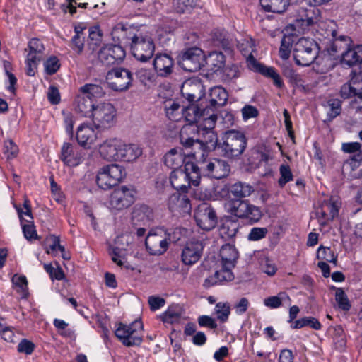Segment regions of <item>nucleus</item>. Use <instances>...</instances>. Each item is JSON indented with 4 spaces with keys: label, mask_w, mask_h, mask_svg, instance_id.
I'll list each match as a JSON object with an SVG mask.
<instances>
[{
    "label": "nucleus",
    "mask_w": 362,
    "mask_h": 362,
    "mask_svg": "<svg viewBox=\"0 0 362 362\" xmlns=\"http://www.w3.org/2000/svg\"><path fill=\"white\" fill-rule=\"evenodd\" d=\"M180 142L186 148H192L188 155L199 158V155L203 157L215 149L218 137L214 131L199 130L195 134L194 127H184L180 131Z\"/></svg>",
    "instance_id": "f257e3e1"
},
{
    "label": "nucleus",
    "mask_w": 362,
    "mask_h": 362,
    "mask_svg": "<svg viewBox=\"0 0 362 362\" xmlns=\"http://www.w3.org/2000/svg\"><path fill=\"white\" fill-rule=\"evenodd\" d=\"M351 42L349 37L341 35L336 38L327 49L330 55L341 52V65L351 67L359 64L362 59V45L349 47Z\"/></svg>",
    "instance_id": "f03ea898"
},
{
    "label": "nucleus",
    "mask_w": 362,
    "mask_h": 362,
    "mask_svg": "<svg viewBox=\"0 0 362 362\" xmlns=\"http://www.w3.org/2000/svg\"><path fill=\"white\" fill-rule=\"evenodd\" d=\"M178 230L176 228L171 234L163 228L151 229L145 240L146 248L148 253L151 255H163L168 250L170 242L175 243L180 240V236L176 235L179 233Z\"/></svg>",
    "instance_id": "7ed1b4c3"
},
{
    "label": "nucleus",
    "mask_w": 362,
    "mask_h": 362,
    "mask_svg": "<svg viewBox=\"0 0 362 362\" xmlns=\"http://www.w3.org/2000/svg\"><path fill=\"white\" fill-rule=\"evenodd\" d=\"M170 181L175 189L187 192L190 185L197 186L200 182V173L198 166L192 162H185L184 168L173 170L170 175Z\"/></svg>",
    "instance_id": "20e7f679"
},
{
    "label": "nucleus",
    "mask_w": 362,
    "mask_h": 362,
    "mask_svg": "<svg viewBox=\"0 0 362 362\" xmlns=\"http://www.w3.org/2000/svg\"><path fill=\"white\" fill-rule=\"evenodd\" d=\"M79 94L75 100L76 112L83 117H91L96 104L93 99L100 98L104 95L102 87L97 84L88 83L80 88Z\"/></svg>",
    "instance_id": "39448f33"
},
{
    "label": "nucleus",
    "mask_w": 362,
    "mask_h": 362,
    "mask_svg": "<svg viewBox=\"0 0 362 362\" xmlns=\"http://www.w3.org/2000/svg\"><path fill=\"white\" fill-rule=\"evenodd\" d=\"M129 44L132 55L138 61L146 62L153 56L155 44L151 35L146 31L139 30Z\"/></svg>",
    "instance_id": "423d86ee"
},
{
    "label": "nucleus",
    "mask_w": 362,
    "mask_h": 362,
    "mask_svg": "<svg viewBox=\"0 0 362 362\" xmlns=\"http://www.w3.org/2000/svg\"><path fill=\"white\" fill-rule=\"evenodd\" d=\"M117 110L110 103L103 102L96 104L90 117L94 127L102 132L114 127L117 119Z\"/></svg>",
    "instance_id": "0eeeda50"
},
{
    "label": "nucleus",
    "mask_w": 362,
    "mask_h": 362,
    "mask_svg": "<svg viewBox=\"0 0 362 362\" xmlns=\"http://www.w3.org/2000/svg\"><path fill=\"white\" fill-rule=\"evenodd\" d=\"M223 142L218 146L223 156L234 158L240 156L247 146L245 134L239 131L229 130L222 136Z\"/></svg>",
    "instance_id": "6e6552de"
},
{
    "label": "nucleus",
    "mask_w": 362,
    "mask_h": 362,
    "mask_svg": "<svg viewBox=\"0 0 362 362\" xmlns=\"http://www.w3.org/2000/svg\"><path fill=\"white\" fill-rule=\"evenodd\" d=\"M317 54L318 46L313 39L300 37L294 43L293 57L298 65H310L316 59Z\"/></svg>",
    "instance_id": "1a4fd4ad"
},
{
    "label": "nucleus",
    "mask_w": 362,
    "mask_h": 362,
    "mask_svg": "<svg viewBox=\"0 0 362 362\" xmlns=\"http://www.w3.org/2000/svg\"><path fill=\"white\" fill-rule=\"evenodd\" d=\"M126 176V171L123 166L118 164L107 165L101 168L96 176L98 186L107 190L117 185Z\"/></svg>",
    "instance_id": "9d476101"
},
{
    "label": "nucleus",
    "mask_w": 362,
    "mask_h": 362,
    "mask_svg": "<svg viewBox=\"0 0 362 362\" xmlns=\"http://www.w3.org/2000/svg\"><path fill=\"white\" fill-rule=\"evenodd\" d=\"M195 159L199 165L198 166L199 173L209 177L219 180L226 177L230 172V165L224 160L207 158V154L203 157L199 155V158Z\"/></svg>",
    "instance_id": "9b49d317"
},
{
    "label": "nucleus",
    "mask_w": 362,
    "mask_h": 362,
    "mask_svg": "<svg viewBox=\"0 0 362 362\" xmlns=\"http://www.w3.org/2000/svg\"><path fill=\"white\" fill-rule=\"evenodd\" d=\"M136 190L133 186L123 185L114 189L110 196V209L121 211L130 206L136 200Z\"/></svg>",
    "instance_id": "f8f14e48"
},
{
    "label": "nucleus",
    "mask_w": 362,
    "mask_h": 362,
    "mask_svg": "<svg viewBox=\"0 0 362 362\" xmlns=\"http://www.w3.org/2000/svg\"><path fill=\"white\" fill-rule=\"evenodd\" d=\"M323 24L320 10L312 6L308 8L298 9L293 25L299 32H304L315 25L321 28Z\"/></svg>",
    "instance_id": "ddd939ff"
},
{
    "label": "nucleus",
    "mask_w": 362,
    "mask_h": 362,
    "mask_svg": "<svg viewBox=\"0 0 362 362\" xmlns=\"http://www.w3.org/2000/svg\"><path fill=\"white\" fill-rule=\"evenodd\" d=\"M142 329L143 324L140 320H135L129 325L121 323L115 330V335L127 346H139L142 342Z\"/></svg>",
    "instance_id": "4468645a"
},
{
    "label": "nucleus",
    "mask_w": 362,
    "mask_h": 362,
    "mask_svg": "<svg viewBox=\"0 0 362 362\" xmlns=\"http://www.w3.org/2000/svg\"><path fill=\"white\" fill-rule=\"evenodd\" d=\"M180 66L185 71L195 72L204 64L203 51L198 47H192L184 51L180 57Z\"/></svg>",
    "instance_id": "2eb2a0df"
},
{
    "label": "nucleus",
    "mask_w": 362,
    "mask_h": 362,
    "mask_svg": "<svg viewBox=\"0 0 362 362\" xmlns=\"http://www.w3.org/2000/svg\"><path fill=\"white\" fill-rule=\"evenodd\" d=\"M28 53L25 59L26 74L30 76L35 74L37 66L44 57L45 47L42 42L33 38L28 43Z\"/></svg>",
    "instance_id": "dca6fc26"
},
{
    "label": "nucleus",
    "mask_w": 362,
    "mask_h": 362,
    "mask_svg": "<svg viewBox=\"0 0 362 362\" xmlns=\"http://www.w3.org/2000/svg\"><path fill=\"white\" fill-rule=\"evenodd\" d=\"M203 241L202 237L192 238L185 243L181 253V260L183 264L193 265L199 260L204 247Z\"/></svg>",
    "instance_id": "f3484780"
},
{
    "label": "nucleus",
    "mask_w": 362,
    "mask_h": 362,
    "mask_svg": "<svg viewBox=\"0 0 362 362\" xmlns=\"http://www.w3.org/2000/svg\"><path fill=\"white\" fill-rule=\"evenodd\" d=\"M194 218L197 226L204 230L213 229L217 223L214 209L206 203H202L198 206L194 213Z\"/></svg>",
    "instance_id": "a211bd4d"
},
{
    "label": "nucleus",
    "mask_w": 362,
    "mask_h": 362,
    "mask_svg": "<svg viewBox=\"0 0 362 362\" xmlns=\"http://www.w3.org/2000/svg\"><path fill=\"white\" fill-rule=\"evenodd\" d=\"M107 80H109V86L112 90L123 91L130 87L132 82V75L128 69L116 68L108 72Z\"/></svg>",
    "instance_id": "6ab92c4d"
},
{
    "label": "nucleus",
    "mask_w": 362,
    "mask_h": 362,
    "mask_svg": "<svg viewBox=\"0 0 362 362\" xmlns=\"http://www.w3.org/2000/svg\"><path fill=\"white\" fill-rule=\"evenodd\" d=\"M125 56V50L121 45L112 44L104 45L98 54V59L107 66L121 62Z\"/></svg>",
    "instance_id": "aec40b11"
},
{
    "label": "nucleus",
    "mask_w": 362,
    "mask_h": 362,
    "mask_svg": "<svg viewBox=\"0 0 362 362\" xmlns=\"http://www.w3.org/2000/svg\"><path fill=\"white\" fill-rule=\"evenodd\" d=\"M341 204L339 199L336 197H332L328 200L324 201L316 211L320 224L325 225L327 221L337 216Z\"/></svg>",
    "instance_id": "412c9836"
},
{
    "label": "nucleus",
    "mask_w": 362,
    "mask_h": 362,
    "mask_svg": "<svg viewBox=\"0 0 362 362\" xmlns=\"http://www.w3.org/2000/svg\"><path fill=\"white\" fill-rule=\"evenodd\" d=\"M121 139L109 138L98 146L100 156L106 161H118Z\"/></svg>",
    "instance_id": "4be33fe9"
},
{
    "label": "nucleus",
    "mask_w": 362,
    "mask_h": 362,
    "mask_svg": "<svg viewBox=\"0 0 362 362\" xmlns=\"http://www.w3.org/2000/svg\"><path fill=\"white\" fill-rule=\"evenodd\" d=\"M98 130L93 124L83 123L77 129L76 139L79 145L89 148L98 138Z\"/></svg>",
    "instance_id": "5701e85b"
},
{
    "label": "nucleus",
    "mask_w": 362,
    "mask_h": 362,
    "mask_svg": "<svg viewBox=\"0 0 362 362\" xmlns=\"http://www.w3.org/2000/svg\"><path fill=\"white\" fill-rule=\"evenodd\" d=\"M61 160L69 167L78 165L83 160L81 151L70 143H64L61 149Z\"/></svg>",
    "instance_id": "b1692460"
},
{
    "label": "nucleus",
    "mask_w": 362,
    "mask_h": 362,
    "mask_svg": "<svg viewBox=\"0 0 362 362\" xmlns=\"http://www.w3.org/2000/svg\"><path fill=\"white\" fill-rule=\"evenodd\" d=\"M228 94L222 86H217L211 88L209 93V105L206 106L207 112H215L218 108L226 105Z\"/></svg>",
    "instance_id": "393cba45"
},
{
    "label": "nucleus",
    "mask_w": 362,
    "mask_h": 362,
    "mask_svg": "<svg viewBox=\"0 0 362 362\" xmlns=\"http://www.w3.org/2000/svg\"><path fill=\"white\" fill-rule=\"evenodd\" d=\"M132 220L135 225L149 226L153 220V211L145 204H136L132 213Z\"/></svg>",
    "instance_id": "a878e982"
},
{
    "label": "nucleus",
    "mask_w": 362,
    "mask_h": 362,
    "mask_svg": "<svg viewBox=\"0 0 362 362\" xmlns=\"http://www.w3.org/2000/svg\"><path fill=\"white\" fill-rule=\"evenodd\" d=\"M173 59L168 54H156L153 60V66L158 75L165 77L173 71Z\"/></svg>",
    "instance_id": "bb28decb"
},
{
    "label": "nucleus",
    "mask_w": 362,
    "mask_h": 362,
    "mask_svg": "<svg viewBox=\"0 0 362 362\" xmlns=\"http://www.w3.org/2000/svg\"><path fill=\"white\" fill-rule=\"evenodd\" d=\"M142 154V149L134 144H126L121 140L119 160L122 162H134Z\"/></svg>",
    "instance_id": "cd10ccee"
},
{
    "label": "nucleus",
    "mask_w": 362,
    "mask_h": 362,
    "mask_svg": "<svg viewBox=\"0 0 362 362\" xmlns=\"http://www.w3.org/2000/svg\"><path fill=\"white\" fill-rule=\"evenodd\" d=\"M251 70L262 75L271 78L273 80L274 85L278 88H281L284 86L283 81L280 75L277 73L274 67L266 66L258 62H255L253 59L250 62Z\"/></svg>",
    "instance_id": "c85d7f7f"
},
{
    "label": "nucleus",
    "mask_w": 362,
    "mask_h": 362,
    "mask_svg": "<svg viewBox=\"0 0 362 362\" xmlns=\"http://www.w3.org/2000/svg\"><path fill=\"white\" fill-rule=\"evenodd\" d=\"M138 30L139 29L132 25L119 23L113 28L112 35L114 39L117 38L119 41H125V42L129 43Z\"/></svg>",
    "instance_id": "c756f323"
},
{
    "label": "nucleus",
    "mask_w": 362,
    "mask_h": 362,
    "mask_svg": "<svg viewBox=\"0 0 362 362\" xmlns=\"http://www.w3.org/2000/svg\"><path fill=\"white\" fill-rule=\"evenodd\" d=\"M232 269L222 266L220 270L216 271L214 275L205 279L204 286L210 287L216 284L231 281L234 279V275L231 272Z\"/></svg>",
    "instance_id": "7c9ffc66"
},
{
    "label": "nucleus",
    "mask_w": 362,
    "mask_h": 362,
    "mask_svg": "<svg viewBox=\"0 0 362 362\" xmlns=\"http://www.w3.org/2000/svg\"><path fill=\"white\" fill-rule=\"evenodd\" d=\"M185 163V153L182 149L172 148L164 156L165 165L173 170L182 168Z\"/></svg>",
    "instance_id": "2f4dec72"
},
{
    "label": "nucleus",
    "mask_w": 362,
    "mask_h": 362,
    "mask_svg": "<svg viewBox=\"0 0 362 362\" xmlns=\"http://www.w3.org/2000/svg\"><path fill=\"white\" fill-rule=\"evenodd\" d=\"M220 256L223 267L234 268L238 255L233 245L230 244L223 245L220 250Z\"/></svg>",
    "instance_id": "473e14b6"
},
{
    "label": "nucleus",
    "mask_w": 362,
    "mask_h": 362,
    "mask_svg": "<svg viewBox=\"0 0 362 362\" xmlns=\"http://www.w3.org/2000/svg\"><path fill=\"white\" fill-rule=\"evenodd\" d=\"M238 48L242 54L246 57L247 66L251 70L250 62L252 59L257 62L252 55L255 49L253 40L250 37L242 38L238 42Z\"/></svg>",
    "instance_id": "72a5a7b5"
},
{
    "label": "nucleus",
    "mask_w": 362,
    "mask_h": 362,
    "mask_svg": "<svg viewBox=\"0 0 362 362\" xmlns=\"http://www.w3.org/2000/svg\"><path fill=\"white\" fill-rule=\"evenodd\" d=\"M164 108L166 116L170 120L179 122L183 118L185 107L175 100H169L165 102Z\"/></svg>",
    "instance_id": "f704fd0d"
},
{
    "label": "nucleus",
    "mask_w": 362,
    "mask_h": 362,
    "mask_svg": "<svg viewBox=\"0 0 362 362\" xmlns=\"http://www.w3.org/2000/svg\"><path fill=\"white\" fill-rule=\"evenodd\" d=\"M247 202L240 199H228L224 203L225 211L239 218H243Z\"/></svg>",
    "instance_id": "c9c22d12"
},
{
    "label": "nucleus",
    "mask_w": 362,
    "mask_h": 362,
    "mask_svg": "<svg viewBox=\"0 0 362 362\" xmlns=\"http://www.w3.org/2000/svg\"><path fill=\"white\" fill-rule=\"evenodd\" d=\"M204 112H207L206 108L201 110L197 105L190 104L185 107L182 119L188 122L189 125L198 123L204 116Z\"/></svg>",
    "instance_id": "e433bc0d"
},
{
    "label": "nucleus",
    "mask_w": 362,
    "mask_h": 362,
    "mask_svg": "<svg viewBox=\"0 0 362 362\" xmlns=\"http://www.w3.org/2000/svg\"><path fill=\"white\" fill-rule=\"evenodd\" d=\"M168 206L171 211H176L180 209L188 210L189 200L186 195L176 192L169 197Z\"/></svg>",
    "instance_id": "4c0bfd02"
},
{
    "label": "nucleus",
    "mask_w": 362,
    "mask_h": 362,
    "mask_svg": "<svg viewBox=\"0 0 362 362\" xmlns=\"http://www.w3.org/2000/svg\"><path fill=\"white\" fill-rule=\"evenodd\" d=\"M260 4L267 12L281 13L289 6V0H260Z\"/></svg>",
    "instance_id": "58836bf2"
},
{
    "label": "nucleus",
    "mask_w": 362,
    "mask_h": 362,
    "mask_svg": "<svg viewBox=\"0 0 362 362\" xmlns=\"http://www.w3.org/2000/svg\"><path fill=\"white\" fill-rule=\"evenodd\" d=\"M212 39L215 45L225 50L230 49L232 45V37L224 29H216L212 33Z\"/></svg>",
    "instance_id": "ea45409f"
},
{
    "label": "nucleus",
    "mask_w": 362,
    "mask_h": 362,
    "mask_svg": "<svg viewBox=\"0 0 362 362\" xmlns=\"http://www.w3.org/2000/svg\"><path fill=\"white\" fill-rule=\"evenodd\" d=\"M204 63L214 72L221 69L225 64V56L221 52H211L204 58Z\"/></svg>",
    "instance_id": "a19ab883"
},
{
    "label": "nucleus",
    "mask_w": 362,
    "mask_h": 362,
    "mask_svg": "<svg viewBox=\"0 0 362 362\" xmlns=\"http://www.w3.org/2000/svg\"><path fill=\"white\" fill-rule=\"evenodd\" d=\"M209 112L210 111L206 112V113L204 112V116H202L200 122H198V125H187L186 127H194L195 132L199 130L214 131L213 129L215 126L217 116L214 112H211V113Z\"/></svg>",
    "instance_id": "79ce46f5"
},
{
    "label": "nucleus",
    "mask_w": 362,
    "mask_h": 362,
    "mask_svg": "<svg viewBox=\"0 0 362 362\" xmlns=\"http://www.w3.org/2000/svg\"><path fill=\"white\" fill-rule=\"evenodd\" d=\"M253 192V187L245 182H238L230 187V192L240 199L250 196Z\"/></svg>",
    "instance_id": "37998d69"
},
{
    "label": "nucleus",
    "mask_w": 362,
    "mask_h": 362,
    "mask_svg": "<svg viewBox=\"0 0 362 362\" xmlns=\"http://www.w3.org/2000/svg\"><path fill=\"white\" fill-rule=\"evenodd\" d=\"M283 303L288 304L291 303V298L286 292H280L276 296H270L264 300V305L271 309L281 307Z\"/></svg>",
    "instance_id": "c03bdc74"
},
{
    "label": "nucleus",
    "mask_w": 362,
    "mask_h": 362,
    "mask_svg": "<svg viewBox=\"0 0 362 362\" xmlns=\"http://www.w3.org/2000/svg\"><path fill=\"white\" fill-rule=\"evenodd\" d=\"M296 37L293 35L284 34L281 42L279 56L283 59H288L290 57L291 47L296 42Z\"/></svg>",
    "instance_id": "a18cd8bd"
},
{
    "label": "nucleus",
    "mask_w": 362,
    "mask_h": 362,
    "mask_svg": "<svg viewBox=\"0 0 362 362\" xmlns=\"http://www.w3.org/2000/svg\"><path fill=\"white\" fill-rule=\"evenodd\" d=\"M13 286L22 298H26L28 296L27 279L23 275L15 274L11 279Z\"/></svg>",
    "instance_id": "49530a36"
},
{
    "label": "nucleus",
    "mask_w": 362,
    "mask_h": 362,
    "mask_svg": "<svg viewBox=\"0 0 362 362\" xmlns=\"http://www.w3.org/2000/svg\"><path fill=\"white\" fill-rule=\"evenodd\" d=\"M107 251L112 261L117 265L122 266L126 262L127 252L123 247H118L110 244Z\"/></svg>",
    "instance_id": "de8ad7c7"
},
{
    "label": "nucleus",
    "mask_w": 362,
    "mask_h": 362,
    "mask_svg": "<svg viewBox=\"0 0 362 362\" xmlns=\"http://www.w3.org/2000/svg\"><path fill=\"white\" fill-rule=\"evenodd\" d=\"M194 88H196L197 90H202V86L199 83H193L191 81H185L181 89L182 96L189 102H194L196 99H199L200 96L194 91H188V89Z\"/></svg>",
    "instance_id": "09e8293b"
},
{
    "label": "nucleus",
    "mask_w": 362,
    "mask_h": 362,
    "mask_svg": "<svg viewBox=\"0 0 362 362\" xmlns=\"http://www.w3.org/2000/svg\"><path fill=\"white\" fill-rule=\"evenodd\" d=\"M310 327L315 330H320L322 327L321 323L313 317H304L294 321L291 327L292 329H300L304 327Z\"/></svg>",
    "instance_id": "8fccbe9b"
},
{
    "label": "nucleus",
    "mask_w": 362,
    "mask_h": 362,
    "mask_svg": "<svg viewBox=\"0 0 362 362\" xmlns=\"http://www.w3.org/2000/svg\"><path fill=\"white\" fill-rule=\"evenodd\" d=\"M262 214L260 209L248 202L246 203V207L244 209L243 218L247 219L251 223L258 222L262 218Z\"/></svg>",
    "instance_id": "3c124183"
},
{
    "label": "nucleus",
    "mask_w": 362,
    "mask_h": 362,
    "mask_svg": "<svg viewBox=\"0 0 362 362\" xmlns=\"http://www.w3.org/2000/svg\"><path fill=\"white\" fill-rule=\"evenodd\" d=\"M165 323L173 324L178 322L181 317L180 308L177 305H172L160 316Z\"/></svg>",
    "instance_id": "603ef678"
},
{
    "label": "nucleus",
    "mask_w": 362,
    "mask_h": 362,
    "mask_svg": "<svg viewBox=\"0 0 362 362\" xmlns=\"http://www.w3.org/2000/svg\"><path fill=\"white\" fill-rule=\"evenodd\" d=\"M361 83V81H359L358 83H353L351 77L349 83H346L341 86L340 90L341 96L344 98H349L352 96L357 98V93Z\"/></svg>",
    "instance_id": "864d4df0"
},
{
    "label": "nucleus",
    "mask_w": 362,
    "mask_h": 362,
    "mask_svg": "<svg viewBox=\"0 0 362 362\" xmlns=\"http://www.w3.org/2000/svg\"><path fill=\"white\" fill-rule=\"evenodd\" d=\"M214 313L217 320L221 322H226L230 314V306L227 302H219L214 308Z\"/></svg>",
    "instance_id": "5fc2aeb1"
},
{
    "label": "nucleus",
    "mask_w": 362,
    "mask_h": 362,
    "mask_svg": "<svg viewBox=\"0 0 362 362\" xmlns=\"http://www.w3.org/2000/svg\"><path fill=\"white\" fill-rule=\"evenodd\" d=\"M335 300L339 309L344 311H348L350 310V301L347 297V295L341 288H337L336 289Z\"/></svg>",
    "instance_id": "6e6d98bb"
},
{
    "label": "nucleus",
    "mask_w": 362,
    "mask_h": 362,
    "mask_svg": "<svg viewBox=\"0 0 362 362\" xmlns=\"http://www.w3.org/2000/svg\"><path fill=\"white\" fill-rule=\"evenodd\" d=\"M280 177L278 180V185L280 187H284L286 184L293 180V175L288 165L283 164L279 167Z\"/></svg>",
    "instance_id": "4d7b16f0"
},
{
    "label": "nucleus",
    "mask_w": 362,
    "mask_h": 362,
    "mask_svg": "<svg viewBox=\"0 0 362 362\" xmlns=\"http://www.w3.org/2000/svg\"><path fill=\"white\" fill-rule=\"evenodd\" d=\"M317 257L327 262L334 264L337 262V256L330 247H320L317 252Z\"/></svg>",
    "instance_id": "13d9d810"
},
{
    "label": "nucleus",
    "mask_w": 362,
    "mask_h": 362,
    "mask_svg": "<svg viewBox=\"0 0 362 362\" xmlns=\"http://www.w3.org/2000/svg\"><path fill=\"white\" fill-rule=\"evenodd\" d=\"M236 224L232 222L223 223L219 229L220 235L224 239H229L234 237L237 233Z\"/></svg>",
    "instance_id": "bf43d9fd"
},
{
    "label": "nucleus",
    "mask_w": 362,
    "mask_h": 362,
    "mask_svg": "<svg viewBox=\"0 0 362 362\" xmlns=\"http://www.w3.org/2000/svg\"><path fill=\"white\" fill-rule=\"evenodd\" d=\"M60 68V63L58 58L51 56L44 62V69L46 74L52 75Z\"/></svg>",
    "instance_id": "052dcab7"
},
{
    "label": "nucleus",
    "mask_w": 362,
    "mask_h": 362,
    "mask_svg": "<svg viewBox=\"0 0 362 362\" xmlns=\"http://www.w3.org/2000/svg\"><path fill=\"white\" fill-rule=\"evenodd\" d=\"M136 76L144 85L152 83L155 80L154 73L151 70L145 68L138 69L136 72Z\"/></svg>",
    "instance_id": "680f3d73"
},
{
    "label": "nucleus",
    "mask_w": 362,
    "mask_h": 362,
    "mask_svg": "<svg viewBox=\"0 0 362 362\" xmlns=\"http://www.w3.org/2000/svg\"><path fill=\"white\" fill-rule=\"evenodd\" d=\"M198 0H175V6L178 13H185L197 6Z\"/></svg>",
    "instance_id": "e2e57ef3"
},
{
    "label": "nucleus",
    "mask_w": 362,
    "mask_h": 362,
    "mask_svg": "<svg viewBox=\"0 0 362 362\" xmlns=\"http://www.w3.org/2000/svg\"><path fill=\"white\" fill-rule=\"evenodd\" d=\"M362 164V156L351 155L344 164V169L354 171Z\"/></svg>",
    "instance_id": "0e129e2a"
},
{
    "label": "nucleus",
    "mask_w": 362,
    "mask_h": 362,
    "mask_svg": "<svg viewBox=\"0 0 362 362\" xmlns=\"http://www.w3.org/2000/svg\"><path fill=\"white\" fill-rule=\"evenodd\" d=\"M18 152V146L11 140H6L4 144V153L8 159L15 158Z\"/></svg>",
    "instance_id": "69168bd1"
},
{
    "label": "nucleus",
    "mask_w": 362,
    "mask_h": 362,
    "mask_svg": "<svg viewBox=\"0 0 362 362\" xmlns=\"http://www.w3.org/2000/svg\"><path fill=\"white\" fill-rule=\"evenodd\" d=\"M342 150L352 155L362 156V144L358 142H349L342 144Z\"/></svg>",
    "instance_id": "338daca9"
},
{
    "label": "nucleus",
    "mask_w": 362,
    "mask_h": 362,
    "mask_svg": "<svg viewBox=\"0 0 362 362\" xmlns=\"http://www.w3.org/2000/svg\"><path fill=\"white\" fill-rule=\"evenodd\" d=\"M85 36L74 35L70 42L71 48L78 54L82 53L84 48Z\"/></svg>",
    "instance_id": "774afa93"
}]
</instances>
